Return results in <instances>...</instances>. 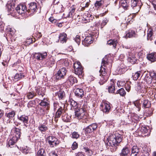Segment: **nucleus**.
Here are the masks:
<instances>
[{
	"label": "nucleus",
	"instance_id": "1",
	"mask_svg": "<svg viewBox=\"0 0 156 156\" xmlns=\"http://www.w3.org/2000/svg\"><path fill=\"white\" fill-rule=\"evenodd\" d=\"M123 138V136L117 132H113L109 135L107 138L108 145L112 147L118 146L122 141Z\"/></svg>",
	"mask_w": 156,
	"mask_h": 156
},
{
	"label": "nucleus",
	"instance_id": "2",
	"mask_svg": "<svg viewBox=\"0 0 156 156\" xmlns=\"http://www.w3.org/2000/svg\"><path fill=\"white\" fill-rule=\"evenodd\" d=\"M109 62L108 61V59L106 57L103 58L102 60L101 65V69L99 71L101 74L100 76H101L100 78V81L99 83L101 85H102L105 82L107 81L108 79V76L106 74V70L105 68L103 67H105L108 64Z\"/></svg>",
	"mask_w": 156,
	"mask_h": 156
},
{
	"label": "nucleus",
	"instance_id": "3",
	"mask_svg": "<svg viewBox=\"0 0 156 156\" xmlns=\"http://www.w3.org/2000/svg\"><path fill=\"white\" fill-rule=\"evenodd\" d=\"M73 66L75 74L78 75L80 78H83L84 73L83 68L81 65L80 63L78 61H76L74 63Z\"/></svg>",
	"mask_w": 156,
	"mask_h": 156
},
{
	"label": "nucleus",
	"instance_id": "4",
	"mask_svg": "<svg viewBox=\"0 0 156 156\" xmlns=\"http://www.w3.org/2000/svg\"><path fill=\"white\" fill-rule=\"evenodd\" d=\"M29 8L27 10L28 14L29 15L32 16L36 12L38 8V6L36 3L32 2L28 4Z\"/></svg>",
	"mask_w": 156,
	"mask_h": 156
},
{
	"label": "nucleus",
	"instance_id": "5",
	"mask_svg": "<svg viewBox=\"0 0 156 156\" xmlns=\"http://www.w3.org/2000/svg\"><path fill=\"white\" fill-rule=\"evenodd\" d=\"M47 140L51 147L57 146L59 143L58 139L53 136H49L47 138Z\"/></svg>",
	"mask_w": 156,
	"mask_h": 156
},
{
	"label": "nucleus",
	"instance_id": "6",
	"mask_svg": "<svg viewBox=\"0 0 156 156\" xmlns=\"http://www.w3.org/2000/svg\"><path fill=\"white\" fill-rule=\"evenodd\" d=\"M16 15L17 14L19 15L23 14L26 12L27 14V10L26 6L23 4H20L18 5L15 9Z\"/></svg>",
	"mask_w": 156,
	"mask_h": 156
},
{
	"label": "nucleus",
	"instance_id": "7",
	"mask_svg": "<svg viewBox=\"0 0 156 156\" xmlns=\"http://www.w3.org/2000/svg\"><path fill=\"white\" fill-rule=\"evenodd\" d=\"M142 4L140 0H131V7L137 12L140 9Z\"/></svg>",
	"mask_w": 156,
	"mask_h": 156
},
{
	"label": "nucleus",
	"instance_id": "8",
	"mask_svg": "<svg viewBox=\"0 0 156 156\" xmlns=\"http://www.w3.org/2000/svg\"><path fill=\"white\" fill-rule=\"evenodd\" d=\"M111 105L108 102H103L101 105L100 108L103 112L108 113L111 108Z\"/></svg>",
	"mask_w": 156,
	"mask_h": 156
},
{
	"label": "nucleus",
	"instance_id": "9",
	"mask_svg": "<svg viewBox=\"0 0 156 156\" xmlns=\"http://www.w3.org/2000/svg\"><path fill=\"white\" fill-rule=\"evenodd\" d=\"M67 70L66 68L63 67L60 69L55 74L56 77L58 80H60L64 78L66 76Z\"/></svg>",
	"mask_w": 156,
	"mask_h": 156
},
{
	"label": "nucleus",
	"instance_id": "10",
	"mask_svg": "<svg viewBox=\"0 0 156 156\" xmlns=\"http://www.w3.org/2000/svg\"><path fill=\"white\" fill-rule=\"evenodd\" d=\"M75 95L78 98H81L84 95L83 89L76 87L73 90Z\"/></svg>",
	"mask_w": 156,
	"mask_h": 156
},
{
	"label": "nucleus",
	"instance_id": "11",
	"mask_svg": "<svg viewBox=\"0 0 156 156\" xmlns=\"http://www.w3.org/2000/svg\"><path fill=\"white\" fill-rule=\"evenodd\" d=\"M55 2H53L54 12L56 13H58L62 12L63 8L62 5L59 2H57V4L56 3L55 4Z\"/></svg>",
	"mask_w": 156,
	"mask_h": 156
},
{
	"label": "nucleus",
	"instance_id": "12",
	"mask_svg": "<svg viewBox=\"0 0 156 156\" xmlns=\"http://www.w3.org/2000/svg\"><path fill=\"white\" fill-rule=\"evenodd\" d=\"M93 40L92 35L89 34V35L85 37L83 41H82V44L84 46H88L89 44L93 43Z\"/></svg>",
	"mask_w": 156,
	"mask_h": 156
},
{
	"label": "nucleus",
	"instance_id": "13",
	"mask_svg": "<svg viewBox=\"0 0 156 156\" xmlns=\"http://www.w3.org/2000/svg\"><path fill=\"white\" fill-rule=\"evenodd\" d=\"M98 127L96 123H93L87 127L85 130L86 133H90L96 130Z\"/></svg>",
	"mask_w": 156,
	"mask_h": 156
},
{
	"label": "nucleus",
	"instance_id": "14",
	"mask_svg": "<svg viewBox=\"0 0 156 156\" xmlns=\"http://www.w3.org/2000/svg\"><path fill=\"white\" fill-rule=\"evenodd\" d=\"M47 55V53L46 52H44L42 53H35L34 57L37 60H40L45 58Z\"/></svg>",
	"mask_w": 156,
	"mask_h": 156
},
{
	"label": "nucleus",
	"instance_id": "15",
	"mask_svg": "<svg viewBox=\"0 0 156 156\" xmlns=\"http://www.w3.org/2000/svg\"><path fill=\"white\" fill-rule=\"evenodd\" d=\"M39 105L42 107L46 108V109L47 110L49 109V102L47 98H44L43 100H41Z\"/></svg>",
	"mask_w": 156,
	"mask_h": 156
},
{
	"label": "nucleus",
	"instance_id": "16",
	"mask_svg": "<svg viewBox=\"0 0 156 156\" xmlns=\"http://www.w3.org/2000/svg\"><path fill=\"white\" fill-rule=\"evenodd\" d=\"M58 38L59 40L58 42L59 41L62 44L66 43L67 39V35L64 33L60 34L59 35Z\"/></svg>",
	"mask_w": 156,
	"mask_h": 156
},
{
	"label": "nucleus",
	"instance_id": "17",
	"mask_svg": "<svg viewBox=\"0 0 156 156\" xmlns=\"http://www.w3.org/2000/svg\"><path fill=\"white\" fill-rule=\"evenodd\" d=\"M36 93L39 95L43 97L45 94V89L44 87H38L35 89Z\"/></svg>",
	"mask_w": 156,
	"mask_h": 156
},
{
	"label": "nucleus",
	"instance_id": "18",
	"mask_svg": "<svg viewBox=\"0 0 156 156\" xmlns=\"http://www.w3.org/2000/svg\"><path fill=\"white\" fill-rule=\"evenodd\" d=\"M130 150L128 147L126 146L124 147L119 153L120 156H128L130 153Z\"/></svg>",
	"mask_w": 156,
	"mask_h": 156
},
{
	"label": "nucleus",
	"instance_id": "19",
	"mask_svg": "<svg viewBox=\"0 0 156 156\" xmlns=\"http://www.w3.org/2000/svg\"><path fill=\"white\" fill-rule=\"evenodd\" d=\"M140 151V148L137 146H133L131 149V156H137Z\"/></svg>",
	"mask_w": 156,
	"mask_h": 156
},
{
	"label": "nucleus",
	"instance_id": "20",
	"mask_svg": "<svg viewBox=\"0 0 156 156\" xmlns=\"http://www.w3.org/2000/svg\"><path fill=\"white\" fill-rule=\"evenodd\" d=\"M13 129L14 132L12 137L18 140L20 137L21 134L20 129L16 127H15Z\"/></svg>",
	"mask_w": 156,
	"mask_h": 156
},
{
	"label": "nucleus",
	"instance_id": "21",
	"mask_svg": "<svg viewBox=\"0 0 156 156\" xmlns=\"http://www.w3.org/2000/svg\"><path fill=\"white\" fill-rule=\"evenodd\" d=\"M55 95L58 96L60 100L64 99L65 97V92L62 90H60L56 92Z\"/></svg>",
	"mask_w": 156,
	"mask_h": 156
},
{
	"label": "nucleus",
	"instance_id": "22",
	"mask_svg": "<svg viewBox=\"0 0 156 156\" xmlns=\"http://www.w3.org/2000/svg\"><path fill=\"white\" fill-rule=\"evenodd\" d=\"M77 82V80L76 78L72 76H69L66 81L67 83L69 85H72L75 82Z\"/></svg>",
	"mask_w": 156,
	"mask_h": 156
},
{
	"label": "nucleus",
	"instance_id": "23",
	"mask_svg": "<svg viewBox=\"0 0 156 156\" xmlns=\"http://www.w3.org/2000/svg\"><path fill=\"white\" fill-rule=\"evenodd\" d=\"M137 36V34L134 30H129V32L126 34L125 37L126 38H131L133 37H136Z\"/></svg>",
	"mask_w": 156,
	"mask_h": 156
},
{
	"label": "nucleus",
	"instance_id": "24",
	"mask_svg": "<svg viewBox=\"0 0 156 156\" xmlns=\"http://www.w3.org/2000/svg\"><path fill=\"white\" fill-rule=\"evenodd\" d=\"M55 63V61L54 58L52 56H51L47 59L46 63L47 66L51 67Z\"/></svg>",
	"mask_w": 156,
	"mask_h": 156
},
{
	"label": "nucleus",
	"instance_id": "25",
	"mask_svg": "<svg viewBox=\"0 0 156 156\" xmlns=\"http://www.w3.org/2000/svg\"><path fill=\"white\" fill-rule=\"evenodd\" d=\"M38 129L42 133L44 134L46 131L48 130L47 126L45 124H41L38 127Z\"/></svg>",
	"mask_w": 156,
	"mask_h": 156
},
{
	"label": "nucleus",
	"instance_id": "26",
	"mask_svg": "<svg viewBox=\"0 0 156 156\" xmlns=\"http://www.w3.org/2000/svg\"><path fill=\"white\" fill-rule=\"evenodd\" d=\"M128 60L132 64H133L136 63L137 60V58L135 57L134 55L131 53H130L129 55Z\"/></svg>",
	"mask_w": 156,
	"mask_h": 156
},
{
	"label": "nucleus",
	"instance_id": "27",
	"mask_svg": "<svg viewBox=\"0 0 156 156\" xmlns=\"http://www.w3.org/2000/svg\"><path fill=\"white\" fill-rule=\"evenodd\" d=\"M86 111V110L84 109L81 108L79 112H75V115L76 117L78 119H81L83 117V115L84 114L83 113H80V112L83 111V112H85Z\"/></svg>",
	"mask_w": 156,
	"mask_h": 156
},
{
	"label": "nucleus",
	"instance_id": "28",
	"mask_svg": "<svg viewBox=\"0 0 156 156\" xmlns=\"http://www.w3.org/2000/svg\"><path fill=\"white\" fill-rule=\"evenodd\" d=\"M83 150L85 152V154L87 155L91 156L93 154V151L91 150L87 146L83 147Z\"/></svg>",
	"mask_w": 156,
	"mask_h": 156
},
{
	"label": "nucleus",
	"instance_id": "29",
	"mask_svg": "<svg viewBox=\"0 0 156 156\" xmlns=\"http://www.w3.org/2000/svg\"><path fill=\"white\" fill-rule=\"evenodd\" d=\"M6 6L7 9L8 11L10 13H12V12L14 11L15 6L13 3L8 2L6 5Z\"/></svg>",
	"mask_w": 156,
	"mask_h": 156
},
{
	"label": "nucleus",
	"instance_id": "30",
	"mask_svg": "<svg viewBox=\"0 0 156 156\" xmlns=\"http://www.w3.org/2000/svg\"><path fill=\"white\" fill-rule=\"evenodd\" d=\"M18 119L23 123H28L29 117L27 116L23 115L20 117H18Z\"/></svg>",
	"mask_w": 156,
	"mask_h": 156
},
{
	"label": "nucleus",
	"instance_id": "31",
	"mask_svg": "<svg viewBox=\"0 0 156 156\" xmlns=\"http://www.w3.org/2000/svg\"><path fill=\"white\" fill-rule=\"evenodd\" d=\"M120 3L124 9H128L129 6L128 0H121L120 1Z\"/></svg>",
	"mask_w": 156,
	"mask_h": 156
},
{
	"label": "nucleus",
	"instance_id": "32",
	"mask_svg": "<svg viewBox=\"0 0 156 156\" xmlns=\"http://www.w3.org/2000/svg\"><path fill=\"white\" fill-rule=\"evenodd\" d=\"M118 43V42L116 39H113L108 40L107 41V44L110 45H112L113 47L115 48Z\"/></svg>",
	"mask_w": 156,
	"mask_h": 156
},
{
	"label": "nucleus",
	"instance_id": "33",
	"mask_svg": "<svg viewBox=\"0 0 156 156\" xmlns=\"http://www.w3.org/2000/svg\"><path fill=\"white\" fill-rule=\"evenodd\" d=\"M18 139L16 138H14L12 136L11 138L9 140L8 142V144L9 147H12L13 145H14V144L17 142Z\"/></svg>",
	"mask_w": 156,
	"mask_h": 156
},
{
	"label": "nucleus",
	"instance_id": "34",
	"mask_svg": "<svg viewBox=\"0 0 156 156\" xmlns=\"http://www.w3.org/2000/svg\"><path fill=\"white\" fill-rule=\"evenodd\" d=\"M151 28H149L147 31V40L151 41L152 39L153 31Z\"/></svg>",
	"mask_w": 156,
	"mask_h": 156
},
{
	"label": "nucleus",
	"instance_id": "35",
	"mask_svg": "<svg viewBox=\"0 0 156 156\" xmlns=\"http://www.w3.org/2000/svg\"><path fill=\"white\" fill-rule=\"evenodd\" d=\"M155 55L154 53H151L148 54L147 56V58L150 61L154 62L155 60Z\"/></svg>",
	"mask_w": 156,
	"mask_h": 156
},
{
	"label": "nucleus",
	"instance_id": "36",
	"mask_svg": "<svg viewBox=\"0 0 156 156\" xmlns=\"http://www.w3.org/2000/svg\"><path fill=\"white\" fill-rule=\"evenodd\" d=\"M126 92L123 88L119 89L117 91L115 94H119L122 97L124 96L126 94Z\"/></svg>",
	"mask_w": 156,
	"mask_h": 156
},
{
	"label": "nucleus",
	"instance_id": "37",
	"mask_svg": "<svg viewBox=\"0 0 156 156\" xmlns=\"http://www.w3.org/2000/svg\"><path fill=\"white\" fill-rule=\"evenodd\" d=\"M63 111V110L62 108L61 107L59 108L56 112L55 117L57 118H59Z\"/></svg>",
	"mask_w": 156,
	"mask_h": 156
},
{
	"label": "nucleus",
	"instance_id": "38",
	"mask_svg": "<svg viewBox=\"0 0 156 156\" xmlns=\"http://www.w3.org/2000/svg\"><path fill=\"white\" fill-rule=\"evenodd\" d=\"M140 128V131L143 134H145L147 133V134L145 135V136L148 135L149 134V133H148V129H147L146 127L142 126Z\"/></svg>",
	"mask_w": 156,
	"mask_h": 156
},
{
	"label": "nucleus",
	"instance_id": "39",
	"mask_svg": "<svg viewBox=\"0 0 156 156\" xmlns=\"http://www.w3.org/2000/svg\"><path fill=\"white\" fill-rule=\"evenodd\" d=\"M36 156H46V153L44 150L43 149H40L37 151Z\"/></svg>",
	"mask_w": 156,
	"mask_h": 156
},
{
	"label": "nucleus",
	"instance_id": "40",
	"mask_svg": "<svg viewBox=\"0 0 156 156\" xmlns=\"http://www.w3.org/2000/svg\"><path fill=\"white\" fill-rule=\"evenodd\" d=\"M100 144L98 141H96V142L93 143V144L92 145V149L94 150H97L98 149Z\"/></svg>",
	"mask_w": 156,
	"mask_h": 156
},
{
	"label": "nucleus",
	"instance_id": "41",
	"mask_svg": "<svg viewBox=\"0 0 156 156\" xmlns=\"http://www.w3.org/2000/svg\"><path fill=\"white\" fill-rule=\"evenodd\" d=\"M141 72L140 71H137L135 73H133L132 76L133 79L134 80H136L141 75Z\"/></svg>",
	"mask_w": 156,
	"mask_h": 156
},
{
	"label": "nucleus",
	"instance_id": "42",
	"mask_svg": "<svg viewBox=\"0 0 156 156\" xmlns=\"http://www.w3.org/2000/svg\"><path fill=\"white\" fill-rule=\"evenodd\" d=\"M143 106L146 108H149L151 106L150 101L147 100H145L143 102Z\"/></svg>",
	"mask_w": 156,
	"mask_h": 156
},
{
	"label": "nucleus",
	"instance_id": "43",
	"mask_svg": "<svg viewBox=\"0 0 156 156\" xmlns=\"http://www.w3.org/2000/svg\"><path fill=\"white\" fill-rule=\"evenodd\" d=\"M71 10L69 12L66 17H72L73 16V14L75 10V8L74 7H71Z\"/></svg>",
	"mask_w": 156,
	"mask_h": 156
},
{
	"label": "nucleus",
	"instance_id": "44",
	"mask_svg": "<svg viewBox=\"0 0 156 156\" xmlns=\"http://www.w3.org/2000/svg\"><path fill=\"white\" fill-rule=\"evenodd\" d=\"M132 120V122H133L135 123H136L138 121L139 118L136 115H133L131 117Z\"/></svg>",
	"mask_w": 156,
	"mask_h": 156
},
{
	"label": "nucleus",
	"instance_id": "45",
	"mask_svg": "<svg viewBox=\"0 0 156 156\" xmlns=\"http://www.w3.org/2000/svg\"><path fill=\"white\" fill-rule=\"evenodd\" d=\"M22 152L24 154H26L28 153H30V148L27 146L24 147L22 148Z\"/></svg>",
	"mask_w": 156,
	"mask_h": 156
},
{
	"label": "nucleus",
	"instance_id": "46",
	"mask_svg": "<svg viewBox=\"0 0 156 156\" xmlns=\"http://www.w3.org/2000/svg\"><path fill=\"white\" fill-rule=\"evenodd\" d=\"M115 88L114 84H112L108 87V90L109 93H113L115 90Z\"/></svg>",
	"mask_w": 156,
	"mask_h": 156
},
{
	"label": "nucleus",
	"instance_id": "47",
	"mask_svg": "<svg viewBox=\"0 0 156 156\" xmlns=\"http://www.w3.org/2000/svg\"><path fill=\"white\" fill-rule=\"evenodd\" d=\"M36 94L33 92H29L27 93V97L28 99H31L35 96Z\"/></svg>",
	"mask_w": 156,
	"mask_h": 156
},
{
	"label": "nucleus",
	"instance_id": "48",
	"mask_svg": "<svg viewBox=\"0 0 156 156\" xmlns=\"http://www.w3.org/2000/svg\"><path fill=\"white\" fill-rule=\"evenodd\" d=\"M144 80L146 81L147 83L149 84L152 82V78L148 75H146L144 78Z\"/></svg>",
	"mask_w": 156,
	"mask_h": 156
},
{
	"label": "nucleus",
	"instance_id": "49",
	"mask_svg": "<svg viewBox=\"0 0 156 156\" xmlns=\"http://www.w3.org/2000/svg\"><path fill=\"white\" fill-rule=\"evenodd\" d=\"M144 86V83H143L142 82H139L137 83L136 87H137V89L139 90L141 89Z\"/></svg>",
	"mask_w": 156,
	"mask_h": 156
},
{
	"label": "nucleus",
	"instance_id": "50",
	"mask_svg": "<svg viewBox=\"0 0 156 156\" xmlns=\"http://www.w3.org/2000/svg\"><path fill=\"white\" fill-rule=\"evenodd\" d=\"M133 104L137 108L138 110H137L139 111L140 109V101H139L137 100L133 102Z\"/></svg>",
	"mask_w": 156,
	"mask_h": 156
},
{
	"label": "nucleus",
	"instance_id": "51",
	"mask_svg": "<svg viewBox=\"0 0 156 156\" xmlns=\"http://www.w3.org/2000/svg\"><path fill=\"white\" fill-rule=\"evenodd\" d=\"M15 113L14 112L12 111L9 112L8 113H6L5 116L9 119L13 118L15 115Z\"/></svg>",
	"mask_w": 156,
	"mask_h": 156
},
{
	"label": "nucleus",
	"instance_id": "52",
	"mask_svg": "<svg viewBox=\"0 0 156 156\" xmlns=\"http://www.w3.org/2000/svg\"><path fill=\"white\" fill-rule=\"evenodd\" d=\"M104 0H101L99 1H96L95 4V7H99L101 6V5L104 3Z\"/></svg>",
	"mask_w": 156,
	"mask_h": 156
},
{
	"label": "nucleus",
	"instance_id": "53",
	"mask_svg": "<svg viewBox=\"0 0 156 156\" xmlns=\"http://www.w3.org/2000/svg\"><path fill=\"white\" fill-rule=\"evenodd\" d=\"M79 136L78 133L76 132H74L72 134V137L73 138L77 139Z\"/></svg>",
	"mask_w": 156,
	"mask_h": 156
},
{
	"label": "nucleus",
	"instance_id": "54",
	"mask_svg": "<svg viewBox=\"0 0 156 156\" xmlns=\"http://www.w3.org/2000/svg\"><path fill=\"white\" fill-rule=\"evenodd\" d=\"M108 20L107 18L104 19L103 21L101 24V28H103L105 26L108 22Z\"/></svg>",
	"mask_w": 156,
	"mask_h": 156
},
{
	"label": "nucleus",
	"instance_id": "55",
	"mask_svg": "<svg viewBox=\"0 0 156 156\" xmlns=\"http://www.w3.org/2000/svg\"><path fill=\"white\" fill-rule=\"evenodd\" d=\"M70 105L73 108L76 107L77 103L76 102L73 100H70V101L69 102Z\"/></svg>",
	"mask_w": 156,
	"mask_h": 156
},
{
	"label": "nucleus",
	"instance_id": "56",
	"mask_svg": "<svg viewBox=\"0 0 156 156\" xmlns=\"http://www.w3.org/2000/svg\"><path fill=\"white\" fill-rule=\"evenodd\" d=\"M35 101H30L28 104V107L30 108L34 107L35 105Z\"/></svg>",
	"mask_w": 156,
	"mask_h": 156
},
{
	"label": "nucleus",
	"instance_id": "57",
	"mask_svg": "<svg viewBox=\"0 0 156 156\" xmlns=\"http://www.w3.org/2000/svg\"><path fill=\"white\" fill-rule=\"evenodd\" d=\"M83 18V20L85 23H87L90 22V19L88 16H86V15L85 16L84 15Z\"/></svg>",
	"mask_w": 156,
	"mask_h": 156
},
{
	"label": "nucleus",
	"instance_id": "58",
	"mask_svg": "<svg viewBox=\"0 0 156 156\" xmlns=\"http://www.w3.org/2000/svg\"><path fill=\"white\" fill-rule=\"evenodd\" d=\"M80 36L79 35H77L75 38V41L78 45L80 44Z\"/></svg>",
	"mask_w": 156,
	"mask_h": 156
},
{
	"label": "nucleus",
	"instance_id": "59",
	"mask_svg": "<svg viewBox=\"0 0 156 156\" xmlns=\"http://www.w3.org/2000/svg\"><path fill=\"white\" fill-rule=\"evenodd\" d=\"M117 84L118 87H120L123 86L125 84V82L122 81H118Z\"/></svg>",
	"mask_w": 156,
	"mask_h": 156
},
{
	"label": "nucleus",
	"instance_id": "60",
	"mask_svg": "<svg viewBox=\"0 0 156 156\" xmlns=\"http://www.w3.org/2000/svg\"><path fill=\"white\" fill-rule=\"evenodd\" d=\"M78 147V144L77 143L74 142L71 148L73 150H74L75 149H76Z\"/></svg>",
	"mask_w": 156,
	"mask_h": 156
},
{
	"label": "nucleus",
	"instance_id": "61",
	"mask_svg": "<svg viewBox=\"0 0 156 156\" xmlns=\"http://www.w3.org/2000/svg\"><path fill=\"white\" fill-rule=\"evenodd\" d=\"M150 76L152 78H156V73L153 71L150 73Z\"/></svg>",
	"mask_w": 156,
	"mask_h": 156
},
{
	"label": "nucleus",
	"instance_id": "62",
	"mask_svg": "<svg viewBox=\"0 0 156 156\" xmlns=\"http://www.w3.org/2000/svg\"><path fill=\"white\" fill-rule=\"evenodd\" d=\"M38 114L40 115H41L44 114V110L41 108L39 109L37 111Z\"/></svg>",
	"mask_w": 156,
	"mask_h": 156
},
{
	"label": "nucleus",
	"instance_id": "63",
	"mask_svg": "<svg viewBox=\"0 0 156 156\" xmlns=\"http://www.w3.org/2000/svg\"><path fill=\"white\" fill-rule=\"evenodd\" d=\"M49 20L52 23H55L57 21L56 20L52 17H51L49 19Z\"/></svg>",
	"mask_w": 156,
	"mask_h": 156
},
{
	"label": "nucleus",
	"instance_id": "64",
	"mask_svg": "<svg viewBox=\"0 0 156 156\" xmlns=\"http://www.w3.org/2000/svg\"><path fill=\"white\" fill-rule=\"evenodd\" d=\"M21 78V75L18 73H16V74L14 76V79L16 80H19V79Z\"/></svg>",
	"mask_w": 156,
	"mask_h": 156
}]
</instances>
